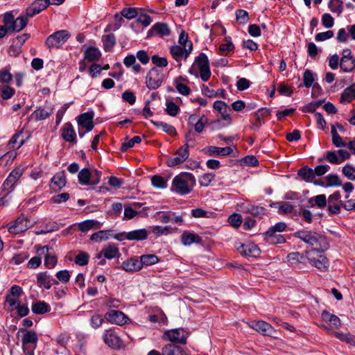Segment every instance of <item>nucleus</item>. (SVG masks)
<instances>
[{
  "mask_svg": "<svg viewBox=\"0 0 355 355\" xmlns=\"http://www.w3.org/2000/svg\"><path fill=\"white\" fill-rule=\"evenodd\" d=\"M92 173L87 168L82 169L78 173V180L81 184H91Z\"/></svg>",
  "mask_w": 355,
  "mask_h": 355,
  "instance_id": "3c124183",
  "label": "nucleus"
},
{
  "mask_svg": "<svg viewBox=\"0 0 355 355\" xmlns=\"http://www.w3.org/2000/svg\"><path fill=\"white\" fill-rule=\"evenodd\" d=\"M248 325L263 336H273L275 334L273 327L263 320L252 321L248 323Z\"/></svg>",
  "mask_w": 355,
  "mask_h": 355,
  "instance_id": "9b49d317",
  "label": "nucleus"
},
{
  "mask_svg": "<svg viewBox=\"0 0 355 355\" xmlns=\"http://www.w3.org/2000/svg\"><path fill=\"white\" fill-rule=\"evenodd\" d=\"M31 227V222L24 216H19L13 224L9 225L10 233L17 234L25 232Z\"/></svg>",
  "mask_w": 355,
  "mask_h": 355,
  "instance_id": "dca6fc26",
  "label": "nucleus"
},
{
  "mask_svg": "<svg viewBox=\"0 0 355 355\" xmlns=\"http://www.w3.org/2000/svg\"><path fill=\"white\" fill-rule=\"evenodd\" d=\"M52 183L58 189H62L66 184V177L64 172L56 173L51 180Z\"/></svg>",
  "mask_w": 355,
  "mask_h": 355,
  "instance_id": "5fc2aeb1",
  "label": "nucleus"
},
{
  "mask_svg": "<svg viewBox=\"0 0 355 355\" xmlns=\"http://www.w3.org/2000/svg\"><path fill=\"white\" fill-rule=\"evenodd\" d=\"M125 238L130 241H144L148 237V231L146 229H139L123 234Z\"/></svg>",
  "mask_w": 355,
  "mask_h": 355,
  "instance_id": "cd10ccee",
  "label": "nucleus"
},
{
  "mask_svg": "<svg viewBox=\"0 0 355 355\" xmlns=\"http://www.w3.org/2000/svg\"><path fill=\"white\" fill-rule=\"evenodd\" d=\"M193 50V44H189L187 47L183 48L178 45H173L170 47V53L173 58L178 62V67H180L182 60H187Z\"/></svg>",
  "mask_w": 355,
  "mask_h": 355,
  "instance_id": "0eeeda50",
  "label": "nucleus"
},
{
  "mask_svg": "<svg viewBox=\"0 0 355 355\" xmlns=\"http://www.w3.org/2000/svg\"><path fill=\"white\" fill-rule=\"evenodd\" d=\"M189 156V145L184 144L179 148L173 157H169L166 164L170 167H173L185 162Z\"/></svg>",
  "mask_w": 355,
  "mask_h": 355,
  "instance_id": "6e6552de",
  "label": "nucleus"
},
{
  "mask_svg": "<svg viewBox=\"0 0 355 355\" xmlns=\"http://www.w3.org/2000/svg\"><path fill=\"white\" fill-rule=\"evenodd\" d=\"M17 336L21 338L24 353L26 355H34L38 341L37 334L33 331L20 329L17 332Z\"/></svg>",
  "mask_w": 355,
  "mask_h": 355,
  "instance_id": "20e7f679",
  "label": "nucleus"
},
{
  "mask_svg": "<svg viewBox=\"0 0 355 355\" xmlns=\"http://www.w3.org/2000/svg\"><path fill=\"white\" fill-rule=\"evenodd\" d=\"M272 206L278 209L279 214L291 213L293 210V206L285 202H275L273 203Z\"/></svg>",
  "mask_w": 355,
  "mask_h": 355,
  "instance_id": "864d4df0",
  "label": "nucleus"
},
{
  "mask_svg": "<svg viewBox=\"0 0 355 355\" xmlns=\"http://www.w3.org/2000/svg\"><path fill=\"white\" fill-rule=\"evenodd\" d=\"M294 236L303 241L311 248V252H323L329 248L327 239L315 232L302 230L294 234Z\"/></svg>",
  "mask_w": 355,
  "mask_h": 355,
  "instance_id": "f257e3e1",
  "label": "nucleus"
},
{
  "mask_svg": "<svg viewBox=\"0 0 355 355\" xmlns=\"http://www.w3.org/2000/svg\"><path fill=\"white\" fill-rule=\"evenodd\" d=\"M297 175L306 182L314 183L316 185L324 187L323 182H318L315 180L313 169L307 166L301 168L298 171Z\"/></svg>",
  "mask_w": 355,
  "mask_h": 355,
  "instance_id": "aec40b11",
  "label": "nucleus"
},
{
  "mask_svg": "<svg viewBox=\"0 0 355 355\" xmlns=\"http://www.w3.org/2000/svg\"><path fill=\"white\" fill-rule=\"evenodd\" d=\"M321 317L322 321L327 322L331 328L338 329L341 326L340 318L327 311H323L322 312Z\"/></svg>",
  "mask_w": 355,
  "mask_h": 355,
  "instance_id": "bb28decb",
  "label": "nucleus"
},
{
  "mask_svg": "<svg viewBox=\"0 0 355 355\" xmlns=\"http://www.w3.org/2000/svg\"><path fill=\"white\" fill-rule=\"evenodd\" d=\"M62 137L66 141L73 142L76 139V134L70 123L64 124L62 128Z\"/></svg>",
  "mask_w": 355,
  "mask_h": 355,
  "instance_id": "473e14b6",
  "label": "nucleus"
},
{
  "mask_svg": "<svg viewBox=\"0 0 355 355\" xmlns=\"http://www.w3.org/2000/svg\"><path fill=\"white\" fill-rule=\"evenodd\" d=\"M37 284L40 287L49 290L52 286L51 277L46 272H41L37 275Z\"/></svg>",
  "mask_w": 355,
  "mask_h": 355,
  "instance_id": "72a5a7b5",
  "label": "nucleus"
},
{
  "mask_svg": "<svg viewBox=\"0 0 355 355\" xmlns=\"http://www.w3.org/2000/svg\"><path fill=\"white\" fill-rule=\"evenodd\" d=\"M139 216L140 217H146L148 216L147 208L143 209L142 211H137L129 206L125 207L123 213V220H130L134 217Z\"/></svg>",
  "mask_w": 355,
  "mask_h": 355,
  "instance_id": "c85d7f7f",
  "label": "nucleus"
},
{
  "mask_svg": "<svg viewBox=\"0 0 355 355\" xmlns=\"http://www.w3.org/2000/svg\"><path fill=\"white\" fill-rule=\"evenodd\" d=\"M331 135L332 137V143L336 147L341 148L347 146V142L340 137L334 125H331Z\"/></svg>",
  "mask_w": 355,
  "mask_h": 355,
  "instance_id": "79ce46f5",
  "label": "nucleus"
},
{
  "mask_svg": "<svg viewBox=\"0 0 355 355\" xmlns=\"http://www.w3.org/2000/svg\"><path fill=\"white\" fill-rule=\"evenodd\" d=\"M102 256L107 259L119 257L120 256L119 248L116 244L110 243L102 249L101 253L97 254L96 258L101 259Z\"/></svg>",
  "mask_w": 355,
  "mask_h": 355,
  "instance_id": "412c9836",
  "label": "nucleus"
},
{
  "mask_svg": "<svg viewBox=\"0 0 355 355\" xmlns=\"http://www.w3.org/2000/svg\"><path fill=\"white\" fill-rule=\"evenodd\" d=\"M316 75L313 74V72L306 69L303 74V83L306 87H310L312 86L313 82L315 80Z\"/></svg>",
  "mask_w": 355,
  "mask_h": 355,
  "instance_id": "4d7b16f0",
  "label": "nucleus"
},
{
  "mask_svg": "<svg viewBox=\"0 0 355 355\" xmlns=\"http://www.w3.org/2000/svg\"><path fill=\"white\" fill-rule=\"evenodd\" d=\"M355 98V85L347 87L343 92L340 97V102L343 103H349Z\"/></svg>",
  "mask_w": 355,
  "mask_h": 355,
  "instance_id": "ea45409f",
  "label": "nucleus"
},
{
  "mask_svg": "<svg viewBox=\"0 0 355 355\" xmlns=\"http://www.w3.org/2000/svg\"><path fill=\"white\" fill-rule=\"evenodd\" d=\"M287 259L291 265L303 268L306 265V254L304 255L298 252H291L287 255Z\"/></svg>",
  "mask_w": 355,
  "mask_h": 355,
  "instance_id": "393cba45",
  "label": "nucleus"
},
{
  "mask_svg": "<svg viewBox=\"0 0 355 355\" xmlns=\"http://www.w3.org/2000/svg\"><path fill=\"white\" fill-rule=\"evenodd\" d=\"M164 355H187L183 349L175 344H168L162 348Z\"/></svg>",
  "mask_w": 355,
  "mask_h": 355,
  "instance_id": "c9c22d12",
  "label": "nucleus"
},
{
  "mask_svg": "<svg viewBox=\"0 0 355 355\" xmlns=\"http://www.w3.org/2000/svg\"><path fill=\"white\" fill-rule=\"evenodd\" d=\"M166 112L171 116H175L180 112V107L172 101L166 100Z\"/></svg>",
  "mask_w": 355,
  "mask_h": 355,
  "instance_id": "13d9d810",
  "label": "nucleus"
},
{
  "mask_svg": "<svg viewBox=\"0 0 355 355\" xmlns=\"http://www.w3.org/2000/svg\"><path fill=\"white\" fill-rule=\"evenodd\" d=\"M151 32L155 34L164 37L170 35V29L168 25L165 23H157L155 24L150 30Z\"/></svg>",
  "mask_w": 355,
  "mask_h": 355,
  "instance_id": "4c0bfd02",
  "label": "nucleus"
},
{
  "mask_svg": "<svg viewBox=\"0 0 355 355\" xmlns=\"http://www.w3.org/2000/svg\"><path fill=\"white\" fill-rule=\"evenodd\" d=\"M213 108L220 114L222 119L226 121L228 124L231 123L232 119L230 114L231 109L226 103L222 101H216L214 103Z\"/></svg>",
  "mask_w": 355,
  "mask_h": 355,
  "instance_id": "6ab92c4d",
  "label": "nucleus"
},
{
  "mask_svg": "<svg viewBox=\"0 0 355 355\" xmlns=\"http://www.w3.org/2000/svg\"><path fill=\"white\" fill-rule=\"evenodd\" d=\"M188 336L189 333L182 328L167 331L164 334L165 340L183 345L186 344Z\"/></svg>",
  "mask_w": 355,
  "mask_h": 355,
  "instance_id": "1a4fd4ad",
  "label": "nucleus"
},
{
  "mask_svg": "<svg viewBox=\"0 0 355 355\" xmlns=\"http://www.w3.org/2000/svg\"><path fill=\"white\" fill-rule=\"evenodd\" d=\"M53 113V109L51 107L44 108V107H38L35 110L32 116L36 121L44 120L49 117Z\"/></svg>",
  "mask_w": 355,
  "mask_h": 355,
  "instance_id": "f704fd0d",
  "label": "nucleus"
},
{
  "mask_svg": "<svg viewBox=\"0 0 355 355\" xmlns=\"http://www.w3.org/2000/svg\"><path fill=\"white\" fill-rule=\"evenodd\" d=\"M31 309L32 311L36 314H44L49 312L51 309L49 305L44 301L33 303Z\"/></svg>",
  "mask_w": 355,
  "mask_h": 355,
  "instance_id": "a19ab883",
  "label": "nucleus"
},
{
  "mask_svg": "<svg viewBox=\"0 0 355 355\" xmlns=\"http://www.w3.org/2000/svg\"><path fill=\"white\" fill-rule=\"evenodd\" d=\"M50 3L49 0H35L26 8V13L28 17H32L47 8Z\"/></svg>",
  "mask_w": 355,
  "mask_h": 355,
  "instance_id": "a211bd4d",
  "label": "nucleus"
},
{
  "mask_svg": "<svg viewBox=\"0 0 355 355\" xmlns=\"http://www.w3.org/2000/svg\"><path fill=\"white\" fill-rule=\"evenodd\" d=\"M151 183L153 187L158 189H164L167 187V181L163 177L158 175L152 177Z\"/></svg>",
  "mask_w": 355,
  "mask_h": 355,
  "instance_id": "bf43d9fd",
  "label": "nucleus"
},
{
  "mask_svg": "<svg viewBox=\"0 0 355 355\" xmlns=\"http://www.w3.org/2000/svg\"><path fill=\"white\" fill-rule=\"evenodd\" d=\"M265 235L266 241L271 244L283 243L286 241L284 237L282 235L277 234V232L271 228L268 230V231L265 233Z\"/></svg>",
  "mask_w": 355,
  "mask_h": 355,
  "instance_id": "2f4dec72",
  "label": "nucleus"
},
{
  "mask_svg": "<svg viewBox=\"0 0 355 355\" xmlns=\"http://www.w3.org/2000/svg\"><path fill=\"white\" fill-rule=\"evenodd\" d=\"M102 42L105 51H110L116 44V38L113 33H110L102 37Z\"/></svg>",
  "mask_w": 355,
  "mask_h": 355,
  "instance_id": "a18cd8bd",
  "label": "nucleus"
},
{
  "mask_svg": "<svg viewBox=\"0 0 355 355\" xmlns=\"http://www.w3.org/2000/svg\"><path fill=\"white\" fill-rule=\"evenodd\" d=\"M22 175V171L19 168L12 170L2 185V191L10 193L14 190L17 182Z\"/></svg>",
  "mask_w": 355,
  "mask_h": 355,
  "instance_id": "4468645a",
  "label": "nucleus"
},
{
  "mask_svg": "<svg viewBox=\"0 0 355 355\" xmlns=\"http://www.w3.org/2000/svg\"><path fill=\"white\" fill-rule=\"evenodd\" d=\"M105 318L111 324L123 325L128 321V318L122 311L110 310L105 314Z\"/></svg>",
  "mask_w": 355,
  "mask_h": 355,
  "instance_id": "2eb2a0df",
  "label": "nucleus"
},
{
  "mask_svg": "<svg viewBox=\"0 0 355 355\" xmlns=\"http://www.w3.org/2000/svg\"><path fill=\"white\" fill-rule=\"evenodd\" d=\"M326 187H339L342 184V182L339 176L336 174H329L325 177Z\"/></svg>",
  "mask_w": 355,
  "mask_h": 355,
  "instance_id": "6e6d98bb",
  "label": "nucleus"
},
{
  "mask_svg": "<svg viewBox=\"0 0 355 355\" xmlns=\"http://www.w3.org/2000/svg\"><path fill=\"white\" fill-rule=\"evenodd\" d=\"M215 175L212 173H205L199 177V184L202 187H208L214 179Z\"/></svg>",
  "mask_w": 355,
  "mask_h": 355,
  "instance_id": "680f3d73",
  "label": "nucleus"
},
{
  "mask_svg": "<svg viewBox=\"0 0 355 355\" xmlns=\"http://www.w3.org/2000/svg\"><path fill=\"white\" fill-rule=\"evenodd\" d=\"M150 122L157 128L161 129L164 132L168 133L171 136H175L176 135V130L175 128L166 123H164L163 121H153L151 120Z\"/></svg>",
  "mask_w": 355,
  "mask_h": 355,
  "instance_id": "58836bf2",
  "label": "nucleus"
},
{
  "mask_svg": "<svg viewBox=\"0 0 355 355\" xmlns=\"http://www.w3.org/2000/svg\"><path fill=\"white\" fill-rule=\"evenodd\" d=\"M181 241L184 245H191L193 243H200L202 241L201 238L193 233L184 232L181 235Z\"/></svg>",
  "mask_w": 355,
  "mask_h": 355,
  "instance_id": "c756f323",
  "label": "nucleus"
},
{
  "mask_svg": "<svg viewBox=\"0 0 355 355\" xmlns=\"http://www.w3.org/2000/svg\"><path fill=\"white\" fill-rule=\"evenodd\" d=\"M69 37L70 34L67 31H58L47 37L45 45L49 49L59 48L67 41Z\"/></svg>",
  "mask_w": 355,
  "mask_h": 355,
  "instance_id": "423d86ee",
  "label": "nucleus"
},
{
  "mask_svg": "<svg viewBox=\"0 0 355 355\" xmlns=\"http://www.w3.org/2000/svg\"><path fill=\"white\" fill-rule=\"evenodd\" d=\"M139 261L143 266H152L159 261V258L155 254H144L139 257Z\"/></svg>",
  "mask_w": 355,
  "mask_h": 355,
  "instance_id": "09e8293b",
  "label": "nucleus"
},
{
  "mask_svg": "<svg viewBox=\"0 0 355 355\" xmlns=\"http://www.w3.org/2000/svg\"><path fill=\"white\" fill-rule=\"evenodd\" d=\"M196 178L190 173H182L172 180L171 191L180 196L190 193L196 186Z\"/></svg>",
  "mask_w": 355,
  "mask_h": 355,
  "instance_id": "f03ea898",
  "label": "nucleus"
},
{
  "mask_svg": "<svg viewBox=\"0 0 355 355\" xmlns=\"http://www.w3.org/2000/svg\"><path fill=\"white\" fill-rule=\"evenodd\" d=\"M93 112H85L79 115L77 118L78 124L84 128L87 132H90L94 128Z\"/></svg>",
  "mask_w": 355,
  "mask_h": 355,
  "instance_id": "5701e85b",
  "label": "nucleus"
},
{
  "mask_svg": "<svg viewBox=\"0 0 355 355\" xmlns=\"http://www.w3.org/2000/svg\"><path fill=\"white\" fill-rule=\"evenodd\" d=\"M163 76L156 68L151 69L147 73L146 85L150 89H156L162 85Z\"/></svg>",
  "mask_w": 355,
  "mask_h": 355,
  "instance_id": "9d476101",
  "label": "nucleus"
},
{
  "mask_svg": "<svg viewBox=\"0 0 355 355\" xmlns=\"http://www.w3.org/2000/svg\"><path fill=\"white\" fill-rule=\"evenodd\" d=\"M342 172L348 180H355V168L353 166L345 165L343 167Z\"/></svg>",
  "mask_w": 355,
  "mask_h": 355,
  "instance_id": "338daca9",
  "label": "nucleus"
},
{
  "mask_svg": "<svg viewBox=\"0 0 355 355\" xmlns=\"http://www.w3.org/2000/svg\"><path fill=\"white\" fill-rule=\"evenodd\" d=\"M141 141V138L139 136H135L126 142L121 144V150L122 151H127L129 148L133 147L135 144H139Z\"/></svg>",
  "mask_w": 355,
  "mask_h": 355,
  "instance_id": "69168bd1",
  "label": "nucleus"
},
{
  "mask_svg": "<svg viewBox=\"0 0 355 355\" xmlns=\"http://www.w3.org/2000/svg\"><path fill=\"white\" fill-rule=\"evenodd\" d=\"M0 87V94L3 99H10L13 96V95L15 93V91L13 88L8 87L7 85L1 86Z\"/></svg>",
  "mask_w": 355,
  "mask_h": 355,
  "instance_id": "e2e57ef3",
  "label": "nucleus"
},
{
  "mask_svg": "<svg viewBox=\"0 0 355 355\" xmlns=\"http://www.w3.org/2000/svg\"><path fill=\"white\" fill-rule=\"evenodd\" d=\"M306 259L311 266L320 271H326L329 268L327 258L322 252L306 251Z\"/></svg>",
  "mask_w": 355,
  "mask_h": 355,
  "instance_id": "39448f33",
  "label": "nucleus"
},
{
  "mask_svg": "<svg viewBox=\"0 0 355 355\" xmlns=\"http://www.w3.org/2000/svg\"><path fill=\"white\" fill-rule=\"evenodd\" d=\"M128 272H135L141 269V263L136 257H131L122 262L119 267Z\"/></svg>",
  "mask_w": 355,
  "mask_h": 355,
  "instance_id": "4be33fe9",
  "label": "nucleus"
},
{
  "mask_svg": "<svg viewBox=\"0 0 355 355\" xmlns=\"http://www.w3.org/2000/svg\"><path fill=\"white\" fill-rule=\"evenodd\" d=\"M237 250L240 254L245 256H257L259 252L257 245L250 242L241 244Z\"/></svg>",
  "mask_w": 355,
  "mask_h": 355,
  "instance_id": "a878e982",
  "label": "nucleus"
},
{
  "mask_svg": "<svg viewBox=\"0 0 355 355\" xmlns=\"http://www.w3.org/2000/svg\"><path fill=\"white\" fill-rule=\"evenodd\" d=\"M2 22L3 26L8 31V32L13 30L15 15L12 12H7L2 16Z\"/></svg>",
  "mask_w": 355,
  "mask_h": 355,
  "instance_id": "37998d69",
  "label": "nucleus"
},
{
  "mask_svg": "<svg viewBox=\"0 0 355 355\" xmlns=\"http://www.w3.org/2000/svg\"><path fill=\"white\" fill-rule=\"evenodd\" d=\"M89 259V254L81 251L76 255L74 261L78 266H85L88 263Z\"/></svg>",
  "mask_w": 355,
  "mask_h": 355,
  "instance_id": "052dcab7",
  "label": "nucleus"
},
{
  "mask_svg": "<svg viewBox=\"0 0 355 355\" xmlns=\"http://www.w3.org/2000/svg\"><path fill=\"white\" fill-rule=\"evenodd\" d=\"M329 8L331 12H336L338 15L340 14L343 11V1L340 0H330Z\"/></svg>",
  "mask_w": 355,
  "mask_h": 355,
  "instance_id": "0e129e2a",
  "label": "nucleus"
},
{
  "mask_svg": "<svg viewBox=\"0 0 355 355\" xmlns=\"http://www.w3.org/2000/svg\"><path fill=\"white\" fill-rule=\"evenodd\" d=\"M189 73L198 77V73L200 77L203 81H207L211 76L209 62L207 56L201 53L195 59L192 66L189 69Z\"/></svg>",
  "mask_w": 355,
  "mask_h": 355,
  "instance_id": "7ed1b4c3",
  "label": "nucleus"
},
{
  "mask_svg": "<svg viewBox=\"0 0 355 355\" xmlns=\"http://www.w3.org/2000/svg\"><path fill=\"white\" fill-rule=\"evenodd\" d=\"M340 67L343 72H351L355 69V60L350 59H340Z\"/></svg>",
  "mask_w": 355,
  "mask_h": 355,
  "instance_id": "49530a36",
  "label": "nucleus"
},
{
  "mask_svg": "<svg viewBox=\"0 0 355 355\" xmlns=\"http://www.w3.org/2000/svg\"><path fill=\"white\" fill-rule=\"evenodd\" d=\"M236 209L245 214H252L255 216H261L265 209L263 207L252 205L249 201H244L236 205Z\"/></svg>",
  "mask_w": 355,
  "mask_h": 355,
  "instance_id": "f8f14e48",
  "label": "nucleus"
},
{
  "mask_svg": "<svg viewBox=\"0 0 355 355\" xmlns=\"http://www.w3.org/2000/svg\"><path fill=\"white\" fill-rule=\"evenodd\" d=\"M242 220L241 216L235 213L231 214L227 219L228 223L235 228H238L241 226Z\"/></svg>",
  "mask_w": 355,
  "mask_h": 355,
  "instance_id": "774afa93",
  "label": "nucleus"
},
{
  "mask_svg": "<svg viewBox=\"0 0 355 355\" xmlns=\"http://www.w3.org/2000/svg\"><path fill=\"white\" fill-rule=\"evenodd\" d=\"M205 153L207 155L212 156V155H220V156H227L230 155L233 153V148L232 147H217L214 146H210L203 149Z\"/></svg>",
  "mask_w": 355,
  "mask_h": 355,
  "instance_id": "b1692460",
  "label": "nucleus"
},
{
  "mask_svg": "<svg viewBox=\"0 0 355 355\" xmlns=\"http://www.w3.org/2000/svg\"><path fill=\"white\" fill-rule=\"evenodd\" d=\"M104 343L112 349H120L123 347V342L118 335L112 329L105 330L103 334Z\"/></svg>",
  "mask_w": 355,
  "mask_h": 355,
  "instance_id": "ddd939ff",
  "label": "nucleus"
},
{
  "mask_svg": "<svg viewBox=\"0 0 355 355\" xmlns=\"http://www.w3.org/2000/svg\"><path fill=\"white\" fill-rule=\"evenodd\" d=\"M196 121V122L194 124L195 131L197 133H201L203 131L207 120L203 116L200 119H198V116L196 114H191L189 116V123H191Z\"/></svg>",
  "mask_w": 355,
  "mask_h": 355,
  "instance_id": "e433bc0d",
  "label": "nucleus"
},
{
  "mask_svg": "<svg viewBox=\"0 0 355 355\" xmlns=\"http://www.w3.org/2000/svg\"><path fill=\"white\" fill-rule=\"evenodd\" d=\"M101 57L100 51L94 47L88 48L85 52V59L89 62L98 60Z\"/></svg>",
  "mask_w": 355,
  "mask_h": 355,
  "instance_id": "c03bdc74",
  "label": "nucleus"
},
{
  "mask_svg": "<svg viewBox=\"0 0 355 355\" xmlns=\"http://www.w3.org/2000/svg\"><path fill=\"white\" fill-rule=\"evenodd\" d=\"M49 249L50 248L48 245L40 247L37 248V253L40 256H44V266L46 268L51 269L55 266L58 259L55 254L49 253Z\"/></svg>",
  "mask_w": 355,
  "mask_h": 355,
  "instance_id": "f3484780",
  "label": "nucleus"
},
{
  "mask_svg": "<svg viewBox=\"0 0 355 355\" xmlns=\"http://www.w3.org/2000/svg\"><path fill=\"white\" fill-rule=\"evenodd\" d=\"M110 230H100L91 235L90 239L95 242L107 240L110 236Z\"/></svg>",
  "mask_w": 355,
  "mask_h": 355,
  "instance_id": "8fccbe9b",
  "label": "nucleus"
},
{
  "mask_svg": "<svg viewBox=\"0 0 355 355\" xmlns=\"http://www.w3.org/2000/svg\"><path fill=\"white\" fill-rule=\"evenodd\" d=\"M309 202L311 207L317 206L320 209L324 208L327 205L326 196L323 194L318 195L309 199Z\"/></svg>",
  "mask_w": 355,
  "mask_h": 355,
  "instance_id": "de8ad7c7",
  "label": "nucleus"
},
{
  "mask_svg": "<svg viewBox=\"0 0 355 355\" xmlns=\"http://www.w3.org/2000/svg\"><path fill=\"white\" fill-rule=\"evenodd\" d=\"M79 230L83 232H88L91 230L100 229L102 223L96 220H87L78 224Z\"/></svg>",
  "mask_w": 355,
  "mask_h": 355,
  "instance_id": "7c9ffc66",
  "label": "nucleus"
},
{
  "mask_svg": "<svg viewBox=\"0 0 355 355\" xmlns=\"http://www.w3.org/2000/svg\"><path fill=\"white\" fill-rule=\"evenodd\" d=\"M28 16H20L14 19L12 32H19L24 29L28 23Z\"/></svg>",
  "mask_w": 355,
  "mask_h": 355,
  "instance_id": "603ef678",
  "label": "nucleus"
}]
</instances>
